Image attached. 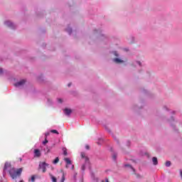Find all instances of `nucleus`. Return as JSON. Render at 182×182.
<instances>
[{"instance_id": "aec40b11", "label": "nucleus", "mask_w": 182, "mask_h": 182, "mask_svg": "<svg viewBox=\"0 0 182 182\" xmlns=\"http://www.w3.org/2000/svg\"><path fill=\"white\" fill-rule=\"evenodd\" d=\"M117 158V155L116 154H114L112 156L113 160H116Z\"/></svg>"}, {"instance_id": "412c9836", "label": "nucleus", "mask_w": 182, "mask_h": 182, "mask_svg": "<svg viewBox=\"0 0 182 182\" xmlns=\"http://www.w3.org/2000/svg\"><path fill=\"white\" fill-rule=\"evenodd\" d=\"M85 159V163H89V158L87 156H86Z\"/></svg>"}, {"instance_id": "1a4fd4ad", "label": "nucleus", "mask_w": 182, "mask_h": 182, "mask_svg": "<svg viewBox=\"0 0 182 182\" xmlns=\"http://www.w3.org/2000/svg\"><path fill=\"white\" fill-rule=\"evenodd\" d=\"M152 161L154 166H157L159 164V161H157V157H153L152 158Z\"/></svg>"}, {"instance_id": "a878e982", "label": "nucleus", "mask_w": 182, "mask_h": 182, "mask_svg": "<svg viewBox=\"0 0 182 182\" xmlns=\"http://www.w3.org/2000/svg\"><path fill=\"white\" fill-rule=\"evenodd\" d=\"M68 32H69V33H72V28H69L68 30H67Z\"/></svg>"}, {"instance_id": "473e14b6", "label": "nucleus", "mask_w": 182, "mask_h": 182, "mask_svg": "<svg viewBox=\"0 0 182 182\" xmlns=\"http://www.w3.org/2000/svg\"><path fill=\"white\" fill-rule=\"evenodd\" d=\"M139 65H140V62H138Z\"/></svg>"}, {"instance_id": "20e7f679", "label": "nucleus", "mask_w": 182, "mask_h": 182, "mask_svg": "<svg viewBox=\"0 0 182 182\" xmlns=\"http://www.w3.org/2000/svg\"><path fill=\"white\" fill-rule=\"evenodd\" d=\"M26 82V81L25 80H21L19 82L14 84V86H16V87H19V86H23V85H25Z\"/></svg>"}, {"instance_id": "c85d7f7f", "label": "nucleus", "mask_w": 182, "mask_h": 182, "mask_svg": "<svg viewBox=\"0 0 182 182\" xmlns=\"http://www.w3.org/2000/svg\"><path fill=\"white\" fill-rule=\"evenodd\" d=\"M68 87H70V86H72V83H69V84L68 85Z\"/></svg>"}, {"instance_id": "6ab92c4d", "label": "nucleus", "mask_w": 182, "mask_h": 182, "mask_svg": "<svg viewBox=\"0 0 182 182\" xmlns=\"http://www.w3.org/2000/svg\"><path fill=\"white\" fill-rule=\"evenodd\" d=\"M60 182H65V173H63V177L61 178Z\"/></svg>"}, {"instance_id": "7c9ffc66", "label": "nucleus", "mask_w": 182, "mask_h": 182, "mask_svg": "<svg viewBox=\"0 0 182 182\" xmlns=\"http://www.w3.org/2000/svg\"><path fill=\"white\" fill-rule=\"evenodd\" d=\"M20 161H22V158H19Z\"/></svg>"}, {"instance_id": "c756f323", "label": "nucleus", "mask_w": 182, "mask_h": 182, "mask_svg": "<svg viewBox=\"0 0 182 182\" xmlns=\"http://www.w3.org/2000/svg\"><path fill=\"white\" fill-rule=\"evenodd\" d=\"M4 71L2 70V68H0V74L2 73Z\"/></svg>"}, {"instance_id": "7ed1b4c3", "label": "nucleus", "mask_w": 182, "mask_h": 182, "mask_svg": "<svg viewBox=\"0 0 182 182\" xmlns=\"http://www.w3.org/2000/svg\"><path fill=\"white\" fill-rule=\"evenodd\" d=\"M64 160L66 163V166H65L66 168H69L70 166H71L72 170L75 168V165H72V161H70L69 158H65Z\"/></svg>"}, {"instance_id": "9b49d317", "label": "nucleus", "mask_w": 182, "mask_h": 182, "mask_svg": "<svg viewBox=\"0 0 182 182\" xmlns=\"http://www.w3.org/2000/svg\"><path fill=\"white\" fill-rule=\"evenodd\" d=\"M59 163V157H56L55 160L53 161V164H58Z\"/></svg>"}, {"instance_id": "a211bd4d", "label": "nucleus", "mask_w": 182, "mask_h": 182, "mask_svg": "<svg viewBox=\"0 0 182 182\" xmlns=\"http://www.w3.org/2000/svg\"><path fill=\"white\" fill-rule=\"evenodd\" d=\"M81 170H82V171H85V170H86V166L85 164L81 166Z\"/></svg>"}, {"instance_id": "9d476101", "label": "nucleus", "mask_w": 182, "mask_h": 182, "mask_svg": "<svg viewBox=\"0 0 182 182\" xmlns=\"http://www.w3.org/2000/svg\"><path fill=\"white\" fill-rule=\"evenodd\" d=\"M114 62H115V63H123L124 61L120 60L119 58H114Z\"/></svg>"}, {"instance_id": "4468645a", "label": "nucleus", "mask_w": 182, "mask_h": 182, "mask_svg": "<svg viewBox=\"0 0 182 182\" xmlns=\"http://www.w3.org/2000/svg\"><path fill=\"white\" fill-rule=\"evenodd\" d=\"M63 150L64 156H68V151H67L66 148H64Z\"/></svg>"}, {"instance_id": "423d86ee", "label": "nucleus", "mask_w": 182, "mask_h": 182, "mask_svg": "<svg viewBox=\"0 0 182 182\" xmlns=\"http://www.w3.org/2000/svg\"><path fill=\"white\" fill-rule=\"evenodd\" d=\"M34 154L36 157H41V151H39V149H35Z\"/></svg>"}, {"instance_id": "f257e3e1", "label": "nucleus", "mask_w": 182, "mask_h": 182, "mask_svg": "<svg viewBox=\"0 0 182 182\" xmlns=\"http://www.w3.org/2000/svg\"><path fill=\"white\" fill-rule=\"evenodd\" d=\"M9 174L11 178H16V177L21 176V174H22V168L16 169L15 168H12L9 171Z\"/></svg>"}, {"instance_id": "393cba45", "label": "nucleus", "mask_w": 182, "mask_h": 182, "mask_svg": "<svg viewBox=\"0 0 182 182\" xmlns=\"http://www.w3.org/2000/svg\"><path fill=\"white\" fill-rule=\"evenodd\" d=\"M49 134H50L49 132L46 133V134H45L46 136L45 137H46V139H48V136H49Z\"/></svg>"}, {"instance_id": "cd10ccee", "label": "nucleus", "mask_w": 182, "mask_h": 182, "mask_svg": "<svg viewBox=\"0 0 182 182\" xmlns=\"http://www.w3.org/2000/svg\"><path fill=\"white\" fill-rule=\"evenodd\" d=\"M102 182H105V181H102ZM105 182H109V179L106 178Z\"/></svg>"}, {"instance_id": "2eb2a0df", "label": "nucleus", "mask_w": 182, "mask_h": 182, "mask_svg": "<svg viewBox=\"0 0 182 182\" xmlns=\"http://www.w3.org/2000/svg\"><path fill=\"white\" fill-rule=\"evenodd\" d=\"M49 141H48V138L45 137V140L43 141V144H47V143H48Z\"/></svg>"}, {"instance_id": "39448f33", "label": "nucleus", "mask_w": 182, "mask_h": 182, "mask_svg": "<svg viewBox=\"0 0 182 182\" xmlns=\"http://www.w3.org/2000/svg\"><path fill=\"white\" fill-rule=\"evenodd\" d=\"M64 112H65V114H66V116H70V113H72V109L65 108V109H64Z\"/></svg>"}, {"instance_id": "f8f14e48", "label": "nucleus", "mask_w": 182, "mask_h": 182, "mask_svg": "<svg viewBox=\"0 0 182 182\" xmlns=\"http://www.w3.org/2000/svg\"><path fill=\"white\" fill-rule=\"evenodd\" d=\"M165 166H166V167H170V166H171V161H167L166 162V164H165Z\"/></svg>"}, {"instance_id": "6e6552de", "label": "nucleus", "mask_w": 182, "mask_h": 182, "mask_svg": "<svg viewBox=\"0 0 182 182\" xmlns=\"http://www.w3.org/2000/svg\"><path fill=\"white\" fill-rule=\"evenodd\" d=\"M5 25H6V26H9V28H13L14 26V23L11 21H6Z\"/></svg>"}, {"instance_id": "2f4dec72", "label": "nucleus", "mask_w": 182, "mask_h": 182, "mask_svg": "<svg viewBox=\"0 0 182 182\" xmlns=\"http://www.w3.org/2000/svg\"><path fill=\"white\" fill-rule=\"evenodd\" d=\"M19 182H23V181H20Z\"/></svg>"}, {"instance_id": "ddd939ff", "label": "nucleus", "mask_w": 182, "mask_h": 182, "mask_svg": "<svg viewBox=\"0 0 182 182\" xmlns=\"http://www.w3.org/2000/svg\"><path fill=\"white\" fill-rule=\"evenodd\" d=\"M50 132H51V133H54V134H59V132H58V130H56V129H52V130L50 131Z\"/></svg>"}, {"instance_id": "5701e85b", "label": "nucleus", "mask_w": 182, "mask_h": 182, "mask_svg": "<svg viewBox=\"0 0 182 182\" xmlns=\"http://www.w3.org/2000/svg\"><path fill=\"white\" fill-rule=\"evenodd\" d=\"M31 181L35 182V176H31Z\"/></svg>"}, {"instance_id": "4be33fe9", "label": "nucleus", "mask_w": 182, "mask_h": 182, "mask_svg": "<svg viewBox=\"0 0 182 182\" xmlns=\"http://www.w3.org/2000/svg\"><path fill=\"white\" fill-rule=\"evenodd\" d=\"M125 167H130V168H132V170H134V168H133V167H132V166H130L129 164L125 165Z\"/></svg>"}, {"instance_id": "b1692460", "label": "nucleus", "mask_w": 182, "mask_h": 182, "mask_svg": "<svg viewBox=\"0 0 182 182\" xmlns=\"http://www.w3.org/2000/svg\"><path fill=\"white\" fill-rule=\"evenodd\" d=\"M86 150H90V146L89 145H85Z\"/></svg>"}, {"instance_id": "0eeeda50", "label": "nucleus", "mask_w": 182, "mask_h": 182, "mask_svg": "<svg viewBox=\"0 0 182 182\" xmlns=\"http://www.w3.org/2000/svg\"><path fill=\"white\" fill-rule=\"evenodd\" d=\"M49 176L50 177L53 182H58V179H56V177H55L52 173H49Z\"/></svg>"}, {"instance_id": "bb28decb", "label": "nucleus", "mask_w": 182, "mask_h": 182, "mask_svg": "<svg viewBox=\"0 0 182 182\" xmlns=\"http://www.w3.org/2000/svg\"><path fill=\"white\" fill-rule=\"evenodd\" d=\"M58 102H59V103H62V102H63V101H62V99L59 98V99H58Z\"/></svg>"}, {"instance_id": "f03ea898", "label": "nucleus", "mask_w": 182, "mask_h": 182, "mask_svg": "<svg viewBox=\"0 0 182 182\" xmlns=\"http://www.w3.org/2000/svg\"><path fill=\"white\" fill-rule=\"evenodd\" d=\"M48 166L49 164L45 161L40 162L38 165V168L39 170H42L43 173H46V167H48Z\"/></svg>"}, {"instance_id": "dca6fc26", "label": "nucleus", "mask_w": 182, "mask_h": 182, "mask_svg": "<svg viewBox=\"0 0 182 182\" xmlns=\"http://www.w3.org/2000/svg\"><path fill=\"white\" fill-rule=\"evenodd\" d=\"M8 167H9V164L8 163H6L4 167V170H6V168H8Z\"/></svg>"}, {"instance_id": "f3484780", "label": "nucleus", "mask_w": 182, "mask_h": 182, "mask_svg": "<svg viewBox=\"0 0 182 182\" xmlns=\"http://www.w3.org/2000/svg\"><path fill=\"white\" fill-rule=\"evenodd\" d=\"M81 157L82 159H85L86 157V154H85V152H81Z\"/></svg>"}]
</instances>
